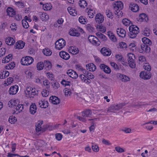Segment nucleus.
Returning a JSON list of instances; mask_svg holds the SVG:
<instances>
[{"instance_id":"nucleus-1","label":"nucleus","mask_w":157,"mask_h":157,"mask_svg":"<svg viewBox=\"0 0 157 157\" xmlns=\"http://www.w3.org/2000/svg\"><path fill=\"white\" fill-rule=\"evenodd\" d=\"M129 32L128 33V36L132 38L136 37L137 35L139 32V29L138 27L135 25H132L129 27Z\"/></svg>"},{"instance_id":"nucleus-2","label":"nucleus","mask_w":157,"mask_h":157,"mask_svg":"<svg viewBox=\"0 0 157 157\" xmlns=\"http://www.w3.org/2000/svg\"><path fill=\"white\" fill-rule=\"evenodd\" d=\"M125 103H123L117 104H114L111 105L107 109L108 112L115 113L116 111L119 110L125 105Z\"/></svg>"},{"instance_id":"nucleus-3","label":"nucleus","mask_w":157,"mask_h":157,"mask_svg":"<svg viewBox=\"0 0 157 157\" xmlns=\"http://www.w3.org/2000/svg\"><path fill=\"white\" fill-rule=\"evenodd\" d=\"M128 61L129 66L132 68H134L136 67L135 61V56L132 53H128L127 55Z\"/></svg>"},{"instance_id":"nucleus-4","label":"nucleus","mask_w":157,"mask_h":157,"mask_svg":"<svg viewBox=\"0 0 157 157\" xmlns=\"http://www.w3.org/2000/svg\"><path fill=\"white\" fill-rule=\"evenodd\" d=\"M33 61V58L30 56L23 57L21 61V63L24 65H29L32 64Z\"/></svg>"},{"instance_id":"nucleus-5","label":"nucleus","mask_w":157,"mask_h":157,"mask_svg":"<svg viewBox=\"0 0 157 157\" xmlns=\"http://www.w3.org/2000/svg\"><path fill=\"white\" fill-rule=\"evenodd\" d=\"M55 48L59 50L62 49L66 45L65 41L62 38L59 39L55 43Z\"/></svg>"},{"instance_id":"nucleus-6","label":"nucleus","mask_w":157,"mask_h":157,"mask_svg":"<svg viewBox=\"0 0 157 157\" xmlns=\"http://www.w3.org/2000/svg\"><path fill=\"white\" fill-rule=\"evenodd\" d=\"M88 39L89 41L93 45L98 46L100 45V42L98 39L94 36H89Z\"/></svg>"},{"instance_id":"nucleus-7","label":"nucleus","mask_w":157,"mask_h":157,"mask_svg":"<svg viewBox=\"0 0 157 157\" xmlns=\"http://www.w3.org/2000/svg\"><path fill=\"white\" fill-rule=\"evenodd\" d=\"M140 76L141 78L143 79L148 80L151 78V75L149 71H144L140 72Z\"/></svg>"},{"instance_id":"nucleus-8","label":"nucleus","mask_w":157,"mask_h":157,"mask_svg":"<svg viewBox=\"0 0 157 157\" xmlns=\"http://www.w3.org/2000/svg\"><path fill=\"white\" fill-rule=\"evenodd\" d=\"M19 89L18 86L15 85L10 87V88L8 92L10 95H15Z\"/></svg>"},{"instance_id":"nucleus-9","label":"nucleus","mask_w":157,"mask_h":157,"mask_svg":"<svg viewBox=\"0 0 157 157\" xmlns=\"http://www.w3.org/2000/svg\"><path fill=\"white\" fill-rule=\"evenodd\" d=\"M141 49H140V52L144 53L145 52H149L150 51V48L149 46L144 44H141L140 45Z\"/></svg>"},{"instance_id":"nucleus-10","label":"nucleus","mask_w":157,"mask_h":157,"mask_svg":"<svg viewBox=\"0 0 157 157\" xmlns=\"http://www.w3.org/2000/svg\"><path fill=\"white\" fill-rule=\"evenodd\" d=\"M95 20L98 25H100L103 22L104 17L103 15L100 13H98L96 14L95 17Z\"/></svg>"},{"instance_id":"nucleus-11","label":"nucleus","mask_w":157,"mask_h":157,"mask_svg":"<svg viewBox=\"0 0 157 157\" xmlns=\"http://www.w3.org/2000/svg\"><path fill=\"white\" fill-rule=\"evenodd\" d=\"M85 12H86V15L90 18H93L94 14L96 13L95 10L94 9L87 8L86 9Z\"/></svg>"},{"instance_id":"nucleus-12","label":"nucleus","mask_w":157,"mask_h":157,"mask_svg":"<svg viewBox=\"0 0 157 157\" xmlns=\"http://www.w3.org/2000/svg\"><path fill=\"white\" fill-rule=\"evenodd\" d=\"M101 53L105 56H109L110 55L111 52V51L109 48H102L100 51Z\"/></svg>"},{"instance_id":"nucleus-13","label":"nucleus","mask_w":157,"mask_h":157,"mask_svg":"<svg viewBox=\"0 0 157 157\" xmlns=\"http://www.w3.org/2000/svg\"><path fill=\"white\" fill-rule=\"evenodd\" d=\"M129 8L133 12H137L139 10V7L138 5L133 2H131L130 3Z\"/></svg>"},{"instance_id":"nucleus-14","label":"nucleus","mask_w":157,"mask_h":157,"mask_svg":"<svg viewBox=\"0 0 157 157\" xmlns=\"http://www.w3.org/2000/svg\"><path fill=\"white\" fill-rule=\"evenodd\" d=\"M118 78L122 82H128L130 81V78L129 77L126 75L119 74L118 75Z\"/></svg>"},{"instance_id":"nucleus-15","label":"nucleus","mask_w":157,"mask_h":157,"mask_svg":"<svg viewBox=\"0 0 157 157\" xmlns=\"http://www.w3.org/2000/svg\"><path fill=\"white\" fill-rule=\"evenodd\" d=\"M50 101L53 104L57 105L59 103L60 99L57 97L52 96L50 97Z\"/></svg>"},{"instance_id":"nucleus-16","label":"nucleus","mask_w":157,"mask_h":157,"mask_svg":"<svg viewBox=\"0 0 157 157\" xmlns=\"http://www.w3.org/2000/svg\"><path fill=\"white\" fill-rule=\"evenodd\" d=\"M69 34L71 36H80L78 31L75 29H71L69 31Z\"/></svg>"},{"instance_id":"nucleus-17","label":"nucleus","mask_w":157,"mask_h":157,"mask_svg":"<svg viewBox=\"0 0 157 157\" xmlns=\"http://www.w3.org/2000/svg\"><path fill=\"white\" fill-rule=\"evenodd\" d=\"M67 73L68 76L72 78H76L78 77L76 72L72 70H68Z\"/></svg>"},{"instance_id":"nucleus-18","label":"nucleus","mask_w":157,"mask_h":157,"mask_svg":"<svg viewBox=\"0 0 157 157\" xmlns=\"http://www.w3.org/2000/svg\"><path fill=\"white\" fill-rule=\"evenodd\" d=\"M39 106L42 108H46L48 107V103L47 101L44 100H41L38 102Z\"/></svg>"},{"instance_id":"nucleus-19","label":"nucleus","mask_w":157,"mask_h":157,"mask_svg":"<svg viewBox=\"0 0 157 157\" xmlns=\"http://www.w3.org/2000/svg\"><path fill=\"white\" fill-rule=\"evenodd\" d=\"M117 34L119 36L124 38L125 36L126 32L125 30L122 28H118L117 30Z\"/></svg>"},{"instance_id":"nucleus-20","label":"nucleus","mask_w":157,"mask_h":157,"mask_svg":"<svg viewBox=\"0 0 157 157\" xmlns=\"http://www.w3.org/2000/svg\"><path fill=\"white\" fill-rule=\"evenodd\" d=\"M113 7L114 10H116L117 9L122 10L123 8V4L121 1H117Z\"/></svg>"},{"instance_id":"nucleus-21","label":"nucleus","mask_w":157,"mask_h":157,"mask_svg":"<svg viewBox=\"0 0 157 157\" xmlns=\"http://www.w3.org/2000/svg\"><path fill=\"white\" fill-rule=\"evenodd\" d=\"M59 55L61 58L65 60H68L70 58L69 54L64 51H61Z\"/></svg>"},{"instance_id":"nucleus-22","label":"nucleus","mask_w":157,"mask_h":157,"mask_svg":"<svg viewBox=\"0 0 157 157\" xmlns=\"http://www.w3.org/2000/svg\"><path fill=\"white\" fill-rule=\"evenodd\" d=\"M139 21L140 22L147 21L148 19L146 14L144 13L140 14L139 16Z\"/></svg>"},{"instance_id":"nucleus-23","label":"nucleus","mask_w":157,"mask_h":157,"mask_svg":"<svg viewBox=\"0 0 157 157\" xmlns=\"http://www.w3.org/2000/svg\"><path fill=\"white\" fill-rule=\"evenodd\" d=\"M36 105L34 103H32L29 108V112L32 114L34 115L36 112Z\"/></svg>"},{"instance_id":"nucleus-24","label":"nucleus","mask_w":157,"mask_h":157,"mask_svg":"<svg viewBox=\"0 0 157 157\" xmlns=\"http://www.w3.org/2000/svg\"><path fill=\"white\" fill-rule=\"evenodd\" d=\"M32 87L30 86H27L26 87V89L25 91V96L27 98H32L31 91Z\"/></svg>"},{"instance_id":"nucleus-25","label":"nucleus","mask_w":157,"mask_h":157,"mask_svg":"<svg viewBox=\"0 0 157 157\" xmlns=\"http://www.w3.org/2000/svg\"><path fill=\"white\" fill-rule=\"evenodd\" d=\"M86 69L90 71H94L96 69V66L92 63H89L86 65Z\"/></svg>"},{"instance_id":"nucleus-26","label":"nucleus","mask_w":157,"mask_h":157,"mask_svg":"<svg viewBox=\"0 0 157 157\" xmlns=\"http://www.w3.org/2000/svg\"><path fill=\"white\" fill-rule=\"evenodd\" d=\"M7 14L10 17H13L15 14V12L11 7H8L6 10Z\"/></svg>"},{"instance_id":"nucleus-27","label":"nucleus","mask_w":157,"mask_h":157,"mask_svg":"<svg viewBox=\"0 0 157 157\" xmlns=\"http://www.w3.org/2000/svg\"><path fill=\"white\" fill-rule=\"evenodd\" d=\"M25 45V42L20 40L16 43V45L15 46V47L16 48L22 49L24 47Z\"/></svg>"},{"instance_id":"nucleus-28","label":"nucleus","mask_w":157,"mask_h":157,"mask_svg":"<svg viewBox=\"0 0 157 157\" xmlns=\"http://www.w3.org/2000/svg\"><path fill=\"white\" fill-rule=\"evenodd\" d=\"M92 114V112L90 109H86L82 113V116L84 117H89Z\"/></svg>"},{"instance_id":"nucleus-29","label":"nucleus","mask_w":157,"mask_h":157,"mask_svg":"<svg viewBox=\"0 0 157 157\" xmlns=\"http://www.w3.org/2000/svg\"><path fill=\"white\" fill-rule=\"evenodd\" d=\"M6 42L7 44L9 45H11L14 44L15 41L13 38L10 37L7 38L6 39Z\"/></svg>"},{"instance_id":"nucleus-30","label":"nucleus","mask_w":157,"mask_h":157,"mask_svg":"<svg viewBox=\"0 0 157 157\" xmlns=\"http://www.w3.org/2000/svg\"><path fill=\"white\" fill-rule=\"evenodd\" d=\"M107 33L108 36L112 41L114 42L117 41V39L113 33L111 31H109Z\"/></svg>"},{"instance_id":"nucleus-31","label":"nucleus","mask_w":157,"mask_h":157,"mask_svg":"<svg viewBox=\"0 0 157 157\" xmlns=\"http://www.w3.org/2000/svg\"><path fill=\"white\" fill-rule=\"evenodd\" d=\"M69 50L70 53L73 54H76L78 52V48L75 47H71L69 48Z\"/></svg>"},{"instance_id":"nucleus-32","label":"nucleus","mask_w":157,"mask_h":157,"mask_svg":"<svg viewBox=\"0 0 157 157\" xmlns=\"http://www.w3.org/2000/svg\"><path fill=\"white\" fill-rule=\"evenodd\" d=\"M142 40L143 42L142 44H146L147 45L150 46L152 44L150 40L147 37H144L142 39Z\"/></svg>"},{"instance_id":"nucleus-33","label":"nucleus","mask_w":157,"mask_h":157,"mask_svg":"<svg viewBox=\"0 0 157 157\" xmlns=\"http://www.w3.org/2000/svg\"><path fill=\"white\" fill-rule=\"evenodd\" d=\"M67 9L69 13L71 15L75 16L77 14L76 11L75 10L72 9L71 7H68Z\"/></svg>"},{"instance_id":"nucleus-34","label":"nucleus","mask_w":157,"mask_h":157,"mask_svg":"<svg viewBox=\"0 0 157 157\" xmlns=\"http://www.w3.org/2000/svg\"><path fill=\"white\" fill-rule=\"evenodd\" d=\"M43 53L45 56H49L52 55V52L50 49L45 48L43 50Z\"/></svg>"},{"instance_id":"nucleus-35","label":"nucleus","mask_w":157,"mask_h":157,"mask_svg":"<svg viewBox=\"0 0 157 157\" xmlns=\"http://www.w3.org/2000/svg\"><path fill=\"white\" fill-rule=\"evenodd\" d=\"M96 35L98 38L101 39L102 40L105 41L106 40L107 38L106 36L100 32L96 33Z\"/></svg>"},{"instance_id":"nucleus-36","label":"nucleus","mask_w":157,"mask_h":157,"mask_svg":"<svg viewBox=\"0 0 157 157\" xmlns=\"http://www.w3.org/2000/svg\"><path fill=\"white\" fill-rule=\"evenodd\" d=\"M45 69L47 70H50L52 67V64L51 63L48 61H46L44 62V63Z\"/></svg>"},{"instance_id":"nucleus-37","label":"nucleus","mask_w":157,"mask_h":157,"mask_svg":"<svg viewBox=\"0 0 157 157\" xmlns=\"http://www.w3.org/2000/svg\"><path fill=\"white\" fill-rule=\"evenodd\" d=\"M9 75V72L8 71H3L0 74V79H4L8 77Z\"/></svg>"},{"instance_id":"nucleus-38","label":"nucleus","mask_w":157,"mask_h":157,"mask_svg":"<svg viewBox=\"0 0 157 157\" xmlns=\"http://www.w3.org/2000/svg\"><path fill=\"white\" fill-rule=\"evenodd\" d=\"M43 7L45 10H49L52 9V6L51 5V4L50 3H46L43 6Z\"/></svg>"},{"instance_id":"nucleus-39","label":"nucleus","mask_w":157,"mask_h":157,"mask_svg":"<svg viewBox=\"0 0 157 157\" xmlns=\"http://www.w3.org/2000/svg\"><path fill=\"white\" fill-rule=\"evenodd\" d=\"M40 18L42 21H46L49 19V16L46 13H43L40 15Z\"/></svg>"},{"instance_id":"nucleus-40","label":"nucleus","mask_w":157,"mask_h":157,"mask_svg":"<svg viewBox=\"0 0 157 157\" xmlns=\"http://www.w3.org/2000/svg\"><path fill=\"white\" fill-rule=\"evenodd\" d=\"M87 4V3L85 0H80L79 1V5L81 8H84Z\"/></svg>"},{"instance_id":"nucleus-41","label":"nucleus","mask_w":157,"mask_h":157,"mask_svg":"<svg viewBox=\"0 0 157 157\" xmlns=\"http://www.w3.org/2000/svg\"><path fill=\"white\" fill-rule=\"evenodd\" d=\"M42 122L38 123L36 125V132H39L42 131L41 125L42 124Z\"/></svg>"},{"instance_id":"nucleus-42","label":"nucleus","mask_w":157,"mask_h":157,"mask_svg":"<svg viewBox=\"0 0 157 157\" xmlns=\"http://www.w3.org/2000/svg\"><path fill=\"white\" fill-rule=\"evenodd\" d=\"M85 72L84 71H83V73L86 76H87L89 78L93 79L94 78V76L90 73H89L88 71L84 70Z\"/></svg>"},{"instance_id":"nucleus-43","label":"nucleus","mask_w":157,"mask_h":157,"mask_svg":"<svg viewBox=\"0 0 157 157\" xmlns=\"http://www.w3.org/2000/svg\"><path fill=\"white\" fill-rule=\"evenodd\" d=\"M36 67L37 70H41L43 69L44 67V65L43 62H40L37 64Z\"/></svg>"},{"instance_id":"nucleus-44","label":"nucleus","mask_w":157,"mask_h":157,"mask_svg":"<svg viewBox=\"0 0 157 157\" xmlns=\"http://www.w3.org/2000/svg\"><path fill=\"white\" fill-rule=\"evenodd\" d=\"M150 32L151 31L149 29L146 28L143 32L142 34L144 36H148L150 35Z\"/></svg>"},{"instance_id":"nucleus-45","label":"nucleus","mask_w":157,"mask_h":157,"mask_svg":"<svg viewBox=\"0 0 157 157\" xmlns=\"http://www.w3.org/2000/svg\"><path fill=\"white\" fill-rule=\"evenodd\" d=\"M31 95L32 98H33V96L36 95H37L38 94V90L35 88H32Z\"/></svg>"},{"instance_id":"nucleus-46","label":"nucleus","mask_w":157,"mask_h":157,"mask_svg":"<svg viewBox=\"0 0 157 157\" xmlns=\"http://www.w3.org/2000/svg\"><path fill=\"white\" fill-rule=\"evenodd\" d=\"M122 22L124 25L126 26H129L132 22L131 21L127 18L123 19L122 20Z\"/></svg>"},{"instance_id":"nucleus-47","label":"nucleus","mask_w":157,"mask_h":157,"mask_svg":"<svg viewBox=\"0 0 157 157\" xmlns=\"http://www.w3.org/2000/svg\"><path fill=\"white\" fill-rule=\"evenodd\" d=\"M8 121L11 124H14L17 121V119L14 116H10L9 118Z\"/></svg>"},{"instance_id":"nucleus-48","label":"nucleus","mask_w":157,"mask_h":157,"mask_svg":"<svg viewBox=\"0 0 157 157\" xmlns=\"http://www.w3.org/2000/svg\"><path fill=\"white\" fill-rule=\"evenodd\" d=\"M12 56L11 54L8 55L7 56L5 57L4 59H3L2 62L3 63H6L8 62L10 60V58Z\"/></svg>"},{"instance_id":"nucleus-49","label":"nucleus","mask_w":157,"mask_h":157,"mask_svg":"<svg viewBox=\"0 0 157 157\" xmlns=\"http://www.w3.org/2000/svg\"><path fill=\"white\" fill-rule=\"evenodd\" d=\"M14 108L17 110H18L20 112L22 111L23 109L24 105L22 104H18L17 105H16Z\"/></svg>"},{"instance_id":"nucleus-50","label":"nucleus","mask_w":157,"mask_h":157,"mask_svg":"<svg viewBox=\"0 0 157 157\" xmlns=\"http://www.w3.org/2000/svg\"><path fill=\"white\" fill-rule=\"evenodd\" d=\"M15 66V64L14 62L9 63L5 67V68L7 69H10L13 68Z\"/></svg>"},{"instance_id":"nucleus-51","label":"nucleus","mask_w":157,"mask_h":157,"mask_svg":"<svg viewBox=\"0 0 157 157\" xmlns=\"http://www.w3.org/2000/svg\"><path fill=\"white\" fill-rule=\"evenodd\" d=\"M97 28L99 29L100 31L103 33L105 32L106 30V28L102 25H98L97 27Z\"/></svg>"},{"instance_id":"nucleus-52","label":"nucleus","mask_w":157,"mask_h":157,"mask_svg":"<svg viewBox=\"0 0 157 157\" xmlns=\"http://www.w3.org/2000/svg\"><path fill=\"white\" fill-rule=\"evenodd\" d=\"M79 22L82 24H85L86 23L87 20L85 19L83 16H80L78 19Z\"/></svg>"},{"instance_id":"nucleus-53","label":"nucleus","mask_w":157,"mask_h":157,"mask_svg":"<svg viewBox=\"0 0 157 157\" xmlns=\"http://www.w3.org/2000/svg\"><path fill=\"white\" fill-rule=\"evenodd\" d=\"M86 28L90 32H93L95 30L94 28L90 24L87 25Z\"/></svg>"},{"instance_id":"nucleus-54","label":"nucleus","mask_w":157,"mask_h":157,"mask_svg":"<svg viewBox=\"0 0 157 157\" xmlns=\"http://www.w3.org/2000/svg\"><path fill=\"white\" fill-rule=\"evenodd\" d=\"M64 94L66 96H70L72 93L71 90L68 88H66L64 90Z\"/></svg>"},{"instance_id":"nucleus-55","label":"nucleus","mask_w":157,"mask_h":157,"mask_svg":"<svg viewBox=\"0 0 157 157\" xmlns=\"http://www.w3.org/2000/svg\"><path fill=\"white\" fill-rule=\"evenodd\" d=\"M93 145L91 147L93 151L95 152H98L99 151V148L98 146L97 145H94V144L92 143Z\"/></svg>"},{"instance_id":"nucleus-56","label":"nucleus","mask_w":157,"mask_h":157,"mask_svg":"<svg viewBox=\"0 0 157 157\" xmlns=\"http://www.w3.org/2000/svg\"><path fill=\"white\" fill-rule=\"evenodd\" d=\"M22 23L23 27L25 29H27L29 27L28 22L25 20L23 19L22 20Z\"/></svg>"},{"instance_id":"nucleus-57","label":"nucleus","mask_w":157,"mask_h":157,"mask_svg":"<svg viewBox=\"0 0 157 157\" xmlns=\"http://www.w3.org/2000/svg\"><path fill=\"white\" fill-rule=\"evenodd\" d=\"M61 84L65 86H70L71 82L69 81H67L65 79H63L61 82Z\"/></svg>"},{"instance_id":"nucleus-58","label":"nucleus","mask_w":157,"mask_h":157,"mask_svg":"<svg viewBox=\"0 0 157 157\" xmlns=\"http://www.w3.org/2000/svg\"><path fill=\"white\" fill-rule=\"evenodd\" d=\"M105 13L107 17L110 19L113 18V15L111 12L109 10H107L106 11Z\"/></svg>"},{"instance_id":"nucleus-59","label":"nucleus","mask_w":157,"mask_h":157,"mask_svg":"<svg viewBox=\"0 0 157 157\" xmlns=\"http://www.w3.org/2000/svg\"><path fill=\"white\" fill-rule=\"evenodd\" d=\"M115 57L117 60L118 61L124 62V59L121 55L119 54L117 55H116Z\"/></svg>"},{"instance_id":"nucleus-60","label":"nucleus","mask_w":157,"mask_h":157,"mask_svg":"<svg viewBox=\"0 0 157 157\" xmlns=\"http://www.w3.org/2000/svg\"><path fill=\"white\" fill-rule=\"evenodd\" d=\"M115 150L117 151L119 153H122L125 151V150L123 148L119 146H117L115 148Z\"/></svg>"},{"instance_id":"nucleus-61","label":"nucleus","mask_w":157,"mask_h":157,"mask_svg":"<svg viewBox=\"0 0 157 157\" xmlns=\"http://www.w3.org/2000/svg\"><path fill=\"white\" fill-rule=\"evenodd\" d=\"M15 100H11L9 102L8 105H9V106L10 107H13L15 108V106H16V102Z\"/></svg>"},{"instance_id":"nucleus-62","label":"nucleus","mask_w":157,"mask_h":157,"mask_svg":"<svg viewBox=\"0 0 157 157\" xmlns=\"http://www.w3.org/2000/svg\"><path fill=\"white\" fill-rule=\"evenodd\" d=\"M15 4L20 8H23L24 6V3L21 2H15Z\"/></svg>"},{"instance_id":"nucleus-63","label":"nucleus","mask_w":157,"mask_h":157,"mask_svg":"<svg viewBox=\"0 0 157 157\" xmlns=\"http://www.w3.org/2000/svg\"><path fill=\"white\" fill-rule=\"evenodd\" d=\"M119 46L121 48H126L127 47V45L125 42H122L120 43Z\"/></svg>"},{"instance_id":"nucleus-64","label":"nucleus","mask_w":157,"mask_h":157,"mask_svg":"<svg viewBox=\"0 0 157 157\" xmlns=\"http://www.w3.org/2000/svg\"><path fill=\"white\" fill-rule=\"evenodd\" d=\"M6 51V49L5 48H2L0 49V57L4 55Z\"/></svg>"}]
</instances>
